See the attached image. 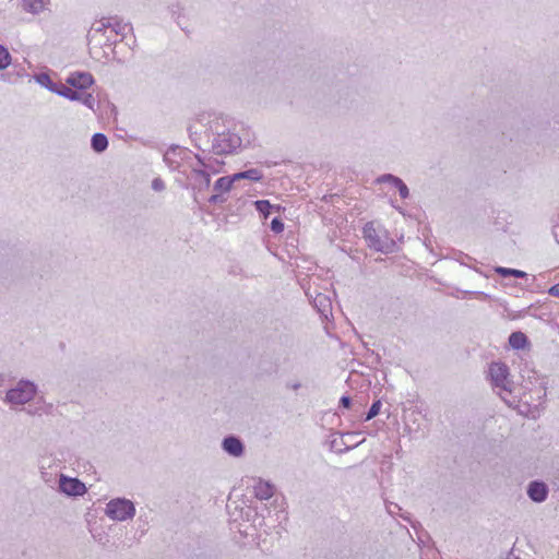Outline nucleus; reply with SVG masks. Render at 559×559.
Wrapping results in <instances>:
<instances>
[{
	"label": "nucleus",
	"instance_id": "1",
	"mask_svg": "<svg viewBox=\"0 0 559 559\" xmlns=\"http://www.w3.org/2000/svg\"><path fill=\"white\" fill-rule=\"evenodd\" d=\"M94 83L93 76L86 72L72 73L67 79L68 85H62L58 93L71 100H80L90 108L94 106V97L92 94H85L84 91L90 88Z\"/></svg>",
	"mask_w": 559,
	"mask_h": 559
},
{
	"label": "nucleus",
	"instance_id": "2",
	"mask_svg": "<svg viewBox=\"0 0 559 559\" xmlns=\"http://www.w3.org/2000/svg\"><path fill=\"white\" fill-rule=\"evenodd\" d=\"M488 376L491 384L502 391L511 392L512 381L508 366L501 361H493L489 366Z\"/></svg>",
	"mask_w": 559,
	"mask_h": 559
},
{
	"label": "nucleus",
	"instance_id": "3",
	"mask_svg": "<svg viewBox=\"0 0 559 559\" xmlns=\"http://www.w3.org/2000/svg\"><path fill=\"white\" fill-rule=\"evenodd\" d=\"M364 237L368 241L369 247L378 251H383L386 248L389 236L384 229L373 222H369L365 225Z\"/></svg>",
	"mask_w": 559,
	"mask_h": 559
},
{
	"label": "nucleus",
	"instance_id": "4",
	"mask_svg": "<svg viewBox=\"0 0 559 559\" xmlns=\"http://www.w3.org/2000/svg\"><path fill=\"white\" fill-rule=\"evenodd\" d=\"M134 506L131 501L126 499H115L111 500L106 508V514L112 519L118 521H124L134 515Z\"/></svg>",
	"mask_w": 559,
	"mask_h": 559
},
{
	"label": "nucleus",
	"instance_id": "5",
	"mask_svg": "<svg viewBox=\"0 0 559 559\" xmlns=\"http://www.w3.org/2000/svg\"><path fill=\"white\" fill-rule=\"evenodd\" d=\"M35 385L27 381H21L16 388L7 393L8 402L12 404H24L31 401L35 395Z\"/></svg>",
	"mask_w": 559,
	"mask_h": 559
},
{
	"label": "nucleus",
	"instance_id": "6",
	"mask_svg": "<svg viewBox=\"0 0 559 559\" xmlns=\"http://www.w3.org/2000/svg\"><path fill=\"white\" fill-rule=\"evenodd\" d=\"M59 486L61 491L69 496H82L86 492L84 483L78 478H70L62 475L60 477Z\"/></svg>",
	"mask_w": 559,
	"mask_h": 559
},
{
	"label": "nucleus",
	"instance_id": "7",
	"mask_svg": "<svg viewBox=\"0 0 559 559\" xmlns=\"http://www.w3.org/2000/svg\"><path fill=\"white\" fill-rule=\"evenodd\" d=\"M240 145V139L233 134H221L217 139L216 150L219 154L234 152Z\"/></svg>",
	"mask_w": 559,
	"mask_h": 559
},
{
	"label": "nucleus",
	"instance_id": "8",
	"mask_svg": "<svg viewBox=\"0 0 559 559\" xmlns=\"http://www.w3.org/2000/svg\"><path fill=\"white\" fill-rule=\"evenodd\" d=\"M528 496L536 502H542L546 499L548 490L544 483L533 481L528 487Z\"/></svg>",
	"mask_w": 559,
	"mask_h": 559
},
{
	"label": "nucleus",
	"instance_id": "9",
	"mask_svg": "<svg viewBox=\"0 0 559 559\" xmlns=\"http://www.w3.org/2000/svg\"><path fill=\"white\" fill-rule=\"evenodd\" d=\"M223 448L226 452L234 456L241 455L243 451L242 443L235 437H228L223 442Z\"/></svg>",
	"mask_w": 559,
	"mask_h": 559
},
{
	"label": "nucleus",
	"instance_id": "10",
	"mask_svg": "<svg viewBox=\"0 0 559 559\" xmlns=\"http://www.w3.org/2000/svg\"><path fill=\"white\" fill-rule=\"evenodd\" d=\"M274 493V488L272 485L265 481H259L254 486V496L260 500H267Z\"/></svg>",
	"mask_w": 559,
	"mask_h": 559
},
{
	"label": "nucleus",
	"instance_id": "11",
	"mask_svg": "<svg viewBox=\"0 0 559 559\" xmlns=\"http://www.w3.org/2000/svg\"><path fill=\"white\" fill-rule=\"evenodd\" d=\"M527 343V337L522 332H513L509 337V344L514 349H523Z\"/></svg>",
	"mask_w": 559,
	"mask_h": 559
},
{
	"label": "nucleus",
	"instance_id": "12",
	"mask_svg": "<svg viewBox=\"0 0 559 559\" xmlns=\"http://www.w3.org/2000/svg\"><path fill=\"white\" fill-rule=\"evenodd\" d=\"M48 2V0H23V5L27 11L38 13L46 9Z\"/></svg>",
	"mask_w": 559,
	"mask_h": 559
},
{
	"label": "nucleus",
	"instance_id": "13",
	"mask_svg": "<svg viewBox=\"0 0 559 559\" xmlns=\"http://www.w3.org/2000/svg\"><path fill=\"white\" fill-rule=\"evenodd\" d=\"M107 146H108V140L105 134L95 133L92 136V147L95 152L102 153L107 148Z\"/></svg>",
	"mask_w": 559,
	"mask_h": 559
},
{
	"label": "nucleus",
	"instance_id": "14",
	"mask_svg": "<svg viewBox=\"0 0 559 559\" xmlns=\"http://www.w3.org/2000/svg\"><path fill=\"white\" fill-rule=\"evenodd\" d=\"M239 179H250L253 181H260L262 179V174L258 169H249L234 175L233 180Z\"/></svg>",
	"mask_w": 559,
	"mask_h": 559
},
{
	"label": "nucleus",
	"instance_id": "15",
	"mask_svg": "<svg viewBox=\"0 0 559 559\" xmlns=\"http://www.w3.org/2000/svg\"><path fill=\"white\" fill-rule=\"evenodd\" d=\"M496 272L503 277L514 276V277L523 278L526 276V273L521 270L508 269V267H503V266L497 267Z\"/></svg>",
	"mask_w": 559,
	"mask_h": 559
},
{
	"label": "nucleus",
	"instance_id": "16",
	"mask_svg": "<svg viewBox=\"0 0 559 559\" xmlns=\"http://www.w3.org/2000/svg\"><path fill=\"white\" fill-rule=\"evenodd\" d=\"M257 211H259L264 218L270 215V210L273 207L267 200H259L254 202Z\"/></svg>",
	"mask_w": 559,
	"mask_h": 559
},
{
	"label": "nucleus",
	"instance_id": "17",
	"mask_svg": "<svg viewBox=\"0 0 559 559\" xmlns=\"http://www.w3.org/2000/svg\"><path fill=\"white\" fill-rule=\"evenodd\" d=\"M392 185L397 188L402 199H406L408 197V188L400 178H392Z\"/></svg>",
	"mask_w": 559,
	"mask_h": 559
},
{
	"label": "nucleus",
	"instance_id": "18",
	"mask_svg": "<svg viewBox=\"0 0 559 559\" xmlns=\"http://www.w3.org/2000/svg\"><path fill=\"white\" fill-rule=\"evenodd\" d=\"M11 62V56L9 51L0 45V70L5 69Z\"/></svg>",
	"mask_w": 559,
	"mask_h": 559
},
{
	"label": "nucleus",
	"instance_id": "19",
	"mask_svg": "<svg viewBox=\"0 0 559 559\" xmlns=\"http://www.w3.org/2000/svg\"><path fill=\"white\" fill-rule=\"evenodd\" d=\"M380 408H381V402L380 401L373 402L369 412L367 413L366 420H370L373 417H376L380 413Z\"/></svg>",
	"mask_w": 559,
	"mask_h": 559
},
{
	"label": "nucleus",
	"instance_id": "20",
	"mask_svg": "<svg viewBox=\"0 0 559 559\" xmlns=\"http://www.w3.org/2000/svg\"><path fill=\"white\" fill-rule=\"evenodd\" d=\"M271 229L274 233L280 234L284 230V223L280 218H273L271 222Z\"/></svg>",
	"mask_w": 559,
	"mask_h": 559
},
{
	"label": "nucleus",
	"instance_id": "21",
	"mask_svg": "<svg viewBox=\"0 0 559 559\" xmlns=\"http://www.w3.org/2000/svg\"><path fill=\"white\" fill-rule=\"evenodd\" d=\"M233 181V179L230 180L228 178L222 177L216 181V188H224L225 190H229Z\"/></svg>",
	"mask_w": 559,
	"mask_h": 559
},
{
	"label": "nucleus",
	"instance_id": "22",
	"mask_svg": "<svg viewBox=\"0 0 559 559\" xmlns=\"http://www.w3.org/2000/svg\"><path fill=\"white\" fill-rule=\"evenodd\" d=\"M548 294L552 297H557L559 298V283L552 285L549 289H548Z\"/></svg>",
	"mask_w": 559,
	"mask_h": 559
},
{
	"label": "nucleus",
	"instance_id": "23",
	"mask_svg": "<svg viewBox=\"0 0 559 559\" xmlns=\"http://www.w3.org/2000/svg\"><path fill=\"white\" fill-rule=\"evenodd\" d=\"M392 178H395L393 175H383L380 178H378V182H390L392 183Z\"/></svg>",
	"mask_w": 559,
	"mask_h": 559
},
{
	"label": "nucleus",
	"instance_id": "24",
	"mask_svg": "<svg viewBox=\"0 0 559 559\" xmlns=\"http://www.w3.org/2000/svg\"><path fill=\"white\" fill-rule=\"evenodd\" d=\"M341 405H343L345 408H349L352 401L348 396H343L340 401Z\"/></svg>",
	"mask_w": 559,
	"mask_h": 559
},
{
	"label": "nucleus",
	"instance_id": "25",
	"mask_svg": "<svg viewBox=\"0 0 559 559\" xmlns=\"http://www.w3.org/2000/svg\"><path fill=\"white\" fill-rule=\"evenodd\" d=\"M154 188H155V189H160V188H162V182H160V181H158V180H155V181H154Z\"/></svg>",
	"mask_w": 559,
	"mask_h": 559
}]
</instances>
